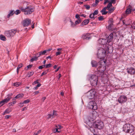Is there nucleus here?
Masks as SVG:
<instances>
[{
	"label": "nucleus",
	"instance_id": "38",
	"mask_svg": "<svg viewBox=\"0 0 135 135\" xmlns=\"http://www.w3.org/2000/svg\"><path fill=\"white\" fill-rule=\"evenodd\" d=\"M107 10H108V12L109 13H110L112 12L113 11V10L112 8H109V9H107Z\"/></svg>",
	"mask_w": 135,
	"mask_h": 135
},
{
	"label": "nucleus",
	"instance_id": "55",
	"mask_svg": "<svg viewBox=\"0 0 135 135\" xmlns=\"http://www.w3.org/2000/svg\"><path fill=\"white\" fill-rule=\"evenodd\" d=\"M132 27L134 29H135V22L133 23L132 25Z\"/></svg>",
	"mask_w": 135,
	"mask_h": 135
},
{
	"label": "nucleus",
	"instance_id": "46",
	"mask_svg": "<svg viewBox=\"0 0 135 135\" xmlns=\"http://www.w3.org/2000/svg\"><path fill=\"white\" fill-rule=\"evenodd\" d=\"M98 10H95V11H94V12L93 13V14L94 15H96L98 14Z\"/></svg>",
	"mask_w": 135,
	"mask_h": 135
},
{
	"label": "nucleus",
	"instance_id": "54",
	"mask_svg": "<svg viewBox=\"0 0 135 135\" xmlns=\"http://www.w3.org/2000/svg\"><path fill=\"white\" fill-rule=\"evenodd\" d=\"M56 127L59 130L60 129L62 128V126L60 125H58L57 126H56Z\"/></svg>",
	"mask_w": 135,
	"mask_h": 135
},
{
	"label": "nucleus",
	"instance_id": "12",
	"mask_svg": "<svg viewBox=\"0 0 135 135\" xmlns=\"http://www.w3.org/2000/svg\"><path fill=\"white\" fill-rule=\"evenodd\" d=\"M31 22V20L27 18L23 21V25L24 26H27L30 24Z\"/></svg>",
	"mask_w": 135,
	"mask_h": 135
},
{
	"label": "nucleus",
	"instance_id": "20",
	"mask_svg": "<svg viewBox=\"0 0 135 135\" xmlns=\"http://www.w3.org/2000/svg\"><path fill=\"white\" fill-rule=\"evenodd\" d=\"M98 81V79L94 80L93 81V82H91L90 84L91 85L93 86H96L97 85Z\"/></svg>",
	"mask_w": 135,
	"mask_h": 135
},
{
	"label": "nucleus",
	"instance_id": "45",
	"mask_svg": "<svg viewBox=\"0 0 135 135\" xmlns=\"http://www.w3.org/2000/svg\"><path fill=\"white\" fill-rule=\"evenodd\" d=\"M98 19L99 21H101L104 20L103 17L102 16H100L98 17Z\"/></svg>",
	"mask_w": 135,
	"mask_h": 135
},
{
	"label": "nucleus",
	"instance_id": "57",
	"mask_svg": "<svg viewBox=\"0 0 135 135\" xmlns=\"http://www.w3.org/2000/svg\"><path fill=\"white\" fill-rule=\"evenodd\" d=\"M51 50H52L51 48H49L48 49H47V50H46L45 51H46V52H47L49 51H50Z\"/></svg>",
	"mask_w": 135,
	"mask_h": 135
},
{
	"label": "nucleus",
	"instance_id": "28",
	"mask_svg": "<svg viewBox=\"0 0 135 135\" xmlns=\"http://www.w3.org/2000/svg\"><path fill=\"white\" fill-rule=\"evenodd\" d=\"M10 108H7L4 112V113H8L11 111Z\"/></svg>",
	"mask_w": 135,
	"mask_h": 135
},
{
	"label": "nucleus",
	"instance_id": "15",
	"mask_svg": "<svg viewBox=\"0 0 135 135\" xmlns=\"http://www.w3.org/2000/svg\"><path fill=\"white\" fill-rule=\"evenodd\" d=\"M115 34L114 32L111 33L108 37L107 42H111L113 40L114 36L115 35Z\"/></svg>",
	"mask_w": 135,
	"mask_h": 135
},
{
	"label": "nucleus",
	"instance_id": "43",
	"mask_svg": "<svg viewBox=\"0 0 135 135\" xmlns=\"http://www.w3.org/2000/svg\"><path fill=\"white\" fill-rule=\"evenodd\" d=\"M30 102V100L29 99H27L26 100H24L23 102V103L24 104H27L28 103Z\"/></svg>",
	"mask_w": 135,
	"mask_h": 135
},
{
	"label": "nucleus",
	"instance_id": "10",
	"mask_svg": "<svg viewBox=\"0 0 135 135\" xmlns=\"http://www.w3.org/2000/svg\"><path fill=\"white\" fill-rule=\"evenodd\" d=\"M127 100V97L124 95H121L118 99V101L120 103H124L126 102Z\"/></svg>",
	"mask_w": 135,
	"mask_h": 135
},
{
	"label": "nucleus",
	"instance_id": "48",
	"mask_svg": "<svg viewBox=\"0 0 135 135\" xmlns=\"http://www.w3.org/2000/svg\"><path fill=\"white\" fill-rule=\"evenodd\" d=\"M33 74V72L31 71L30 72V73L29 74L28 77H30L32 76Z\"/></svg>",
	"mask_w": 135,
	"mask_h": 135
},
{
	"label": "nucleus",
	"instance_id": "50",
	"mask_svg": "<svg viewBox=\"0 0 135 135\" xmlns=\"http://www.w3.org/2000/svg\"><path fill=\"white\" fill-rule=\"evenodd\" d=\"M41 132V130H39L37 132L35 133L33 135H37L39 133H40Z\"/></svg>",
	"mask_w": 135,
	"mask_h": 135
},
{
	"label": "nucleus",
	"instance_id": "1",
	"mask_svg": "<svg viewBox=\"0 0 135 135\" xmlns=\"http://www.w3.org/2000/svg\"><path fill=\"white\" fill-rule=\"evenodd\" d=\"M20 9L23 12H24V14L25 15H29L33 12L35 10L34 8H31L29 7H27L25 8L22 7H20Z\"/></svg>",
	"mask_w": 135,
	"mask_h": 135
},
{
	"label": "nucleus",
	"instance_id": "5",
	"mask_svg": "<svg viewBox=\"0 0 135 135\" xmlns=\"http://www.w3.org/2000/svg\"><path fill=\"white\" fill-rule=\"evenodd\" d=\"M86 123L89 127H92L94 123V119L93 118V114L89 116L86 120Z\"/></svg>",
	"mask_w": 135,
	"mask_h": 135
},
{
	"label": "nucleus",
	"instance_id": "35",
	"mask_svg": "<svg viewBox=\"0 0 135 135\" xmlns=\"http://www.w3.org/2000/svg\"><path fill=\"white\" fill-rule=\"evenodd\" d=\"M70 22H71V26L72 27H74L75 25V24L71 20H70Z\"/></svg>",
	"mask_w": 135,
	"mask_h": 135
},
{
	"label": "nucleus",
	"instance_id": "11",
	"mask_svg": "<svg viewBox=\"0 0 135 135\" xmlns=\"http://www.w3.org/2000/svg\"><path fill=\"white\" fill-rule=\"evenodd\" d=\"M128 73L131 75H133L135 74V69L132 67L128 68L127 69Z\"/></svg>",
	"mask_w": 135,
	"mask_h": 135
},
{
	"label": "nucleus",
	"instance_id": "37",
	"mask_svg": "<svg viewBox=\"0 0 135 135\" xmlns=\"http://www.w3.org/2000/svg\"><path fill=\"white\" fill-rule=\"evenodd\" d=\"M84 6L86 9L88 10H89L90 8V7L89 5L86 4L84 5Z\"/></svg>",
	"mask_w": 135,
	"mask_h": 135
},
{
	"label": "nucleus",
	"instance_id": "13",
	"mask_svg": "<svg viewBox=\"0 0 135 135\" xmlns=\"http://www.w3.org/2000/svg\"><path fill=\"white\" fill-rule=\"evenodd\" d=\"M82 38L84 40H89L91 38V37L90 36V34L88 33L83 34Z\"/></svg>",
	"mask_w": 135,
	"mask_h": 135
},
{
	"label": "nucleus",
	"instance_id": "47",
	"mask_svg": "<svg viewBox=\"0 0 135 135\" xmlns=\"http://www.w3.org/2000/svg\"><path fill=\"white\" fill-rule=\"evenodd\" d=\"M52 65L51 64H49L46 65V68H49Z\"/></svg>",
	"mask_w": 135,
	"mask_h": 135
},
{
	"label": "nucleus",
	"instance_id": "64",
	"mask_svg": "<svg viewBox=\"0 0 135 135\" xmlns=\"http://www.w3.org/2000/svg\"><path fill=\"white\" fill-rule=\"evenodd\" d=\"M46 99V97H45L43 98H42V100L44 102L45 100Z\"/></svg>",
	"mask_w": 135,
	"mask_h": 135
},
{
	"label": "nucleus",
	"instance_id": "25",
	"mask_svg": "<svg viewBox=\"0 0 135 135\" xmlns=\"http://www.w3.org/2000/svg\"><path fill=\"white\" fill-rule=\"evenodd\" d=\"M89 127H90V131L93 133V135H95V130L93 128V127H94L93 126Z\"/></svg>",
	"mask_w": 135,
	"mask_h": 135
},
{
	"label": "nucleus",
	"instance_id": "62",
	"mask_svg": "<svg viewBox=\"0 0 135 135\" xmlns=\"http://www.w3.org/2000/svg\"><path fill=\"white\" fill-rule=\"evenodd\" d=\"M40 54V52H38L36 54V56L37 57V58H38V57H39L40 56H39V54Z\"/></svg>",
	"mask_w": 135,
	"mask_h": 135
},
{
	"label": "nucleus",
	"instance_id": "17",
	"mask_svg": "<svg viewBox=\"0 0 135 135\" xmlns=\"http://www.w3.org/2000/svg\"><path fill=\"white\" fill-rule=\"evenodd\" d=\"M91 64L93 67H96L98 65L97 62L94 60H93L91 61Z\"/></svg>",
	"mask_w": 135,
	"mask_h": 135
},
{
	"label": "nucleus",
	"instance_id": "32",
	"mask_svg": "<svg viewBox=\"0 0 135 135\" xmlns=\"http://www.w3.org/2000/svg\"><path fill=\"white\" fill-rule=\"evenodd\" d=\"M112 6V4H111V3H110L109 2L107 6L106 7H105V8H106L107 9H109V8H110V7Z\"/></svg>",
	"mask_w": 135,
	"mask_h": 135
},
{
	"label": "nucleus",
	"instance_id": "39",
	"mask_svg": "<svg viewBox=\"0 0 135 135\" xmlns=\"http://www.w3.org/2000/svg\"><path fill=\"white\" fill-rule=\"evenodd\" d=\"M32 65H29L27 66V67L25 68V69H26V70H27L29 68H31L32 67Z\"/></svg>",
	"mask_w": 135,
	"mask_h": 135
},
{
	"label": "nucleus",
	"instance_id": "2",
	"mask_svg": "<svg viewBox=\"0 0 135 135\" xmlns=\"http://www.w3.org/2000/svg\"><path fill=\"white\" fill-rule=\"evenodd\" d=\"M123 130L126 132L132 133L134 131V128L132 125L126 124L123 126Z\"/></svg>",
	"mask_w": 135,
	"mask_h": 135
},
{
	"label": "nucleus",
	"instance_id": "9",
	"mask_svg": "<svg viewBox=\"0 0 135 135\" xmlns=\"http://www.w3.org/2000/svg\"><path fill=\"white\" fill-rule=\"evenodd\" d=\"M12 94H8L6 97L5 99H4L3 100L0 102V105L1 104V106L3 105L5 103H6L8 102L10 100L11 98V97Z\"/></svg>",
	"mask_w": 135,
	"mask_h": 135
},
{
	"label": "nucleus",
	"instance_id": "40",
	"mask_svg": "<svg viewBox=\"0 0 135 135\" xmlns=\"http://www.w3.org/2000/svg\"><path fill=\"white\" fill-rule=\"evenodd\" d=\"M81 22V21L80 20H77L75 22V25H77L79 23H80Z\"/></svg>",
	"mask_w": 135,
	"mask_h": 135
},
{
	"label": "nucleus",
	"instance_id": "22",
	"mask_svg": "<svg viewBox=\"0 0 135 135\" xmlns=\"http://www.w3.org/2000/svg\"><path fill=\"white\" fill-rule=\"evenodd\" d=\"M15 13V11L14 10H11L9 14L7 15V17L8 18H9L11 16H12Z\"/></svg>",
	"mask_w": 135,
	"mask_h": 135
},
{
	"label": "nucleus",
	"instance_id": "19",
	"mask_svg": "<svg viewBox=\"0 0 135 135\" xmlns=\"http://www.w3.org/2000/svg\"><path fill=\"white\" fill-rule=\"evenodd\" d=\"M132 7L130 5L128 6V8L126 11V13L127 14H129L131 12Z\"/></svg>",
	"mask_w": 135,
	"mask_h": 135
},
{
	"label": "nucleus",
	"instance_id": "24",
	"mask_svg": "<svg viewBox=\"0 0 135 135\" xmlns=\"http://www.w3.org/2000/svg\"><path fill=\"white\" fill-rule=\"evenodd\" d=\"M55 114V112L54 111H53V113L51 114H49L48 115V117H47V118L49 119L51 118H52L54 117V114Z\"/></svg>",
	"mask_w": 135,
	"mask_h": 135
},
{
	"label": "nucleus",
	"instance_id": "56",
	"mask_svg": "<svg viewBox=\"0 0 135 135\" xmlns=\"http://www.w3.org/2000/svg\"><path fill=\"white\" fill-rule=\"evenodd\" d=\"M61 54V52L60 51H58L56 52V56L60 55Z\"/></svg>",
	"mask_w": 135,
	"mask_h": 135
},
{
	"label": "nucleus",
	"instance_id": "23",
	"mask_svg": "<svg viewBox=\"0 0 135 135\" xmlns=\"http://www.w3.org/2000/svg\"><path fill=\"white\" fill-rule=\"evenodd\" d=\"M109 25L108 26V29L109 30H112L113 29V23H109Z\"/></svg>",
	"mask_w": 135,
	"mask_h": 135
},
{
	"label": "nucleus",
	"instance_id": "4",
	"mask_svg": "<svg viewBox=\"0 0 135 135\" xmlns=\"http://www.w3.org/2000/svg\"><path fill=\"white\" fill-rule=\"evenodd\" d=\"M17 31L15 29H13L4 32V35L8 37H12L15 35Z\"/></svg>",
	"mask_w": 135,
	"mask_h": 135
},
{
	"label": "nucleus",
	"instance_id": "31",
	"mask_svg": "<svg viewBox=\"0 0 135 135\" xmlns=\"http://www.w3.org/2000/svg\"><path fill=\"white\" fill-rule=\"evenodd\" d=\"M46 53V52L45 50L43 51H41L40 52V54H38L37 55L39 54V56H40L41 55H44Z\"/></svg>",
	"mask_w": 135,
	"mask_h": 135
},
{
	"label": "nucleus",
	"instance_id": "34",
	"mask_svg": "<svg viewBox=\"0 0 135 135\" xmlns=\"http://www.w3.org/2000/svg\"><path fill=\"white\" fill-rule=\"evenodd\" d=\"M21 11L19 9L17 10L15 12V13L16 15H18V14H20L21 13Z\"/></svg>",
	"mask_w": 135,
	"mask_h": 135
},
{
	"label": "nucleus",
	"instance_id": "52",
	"mask_svg": "<svg viewBox=\"0 0 135 135\" xmlns=\"http://www.w3.org/2000/svg\"><path fill=\"white\" fill-rule=\"evenodd\" d=\"M115 0H111L110 2H109L110 3H111V4L113 3L114 4L115 3Z\"/></svg>",
	"mask_w": 135,
	"mask_h": 135
},
{
	"label": "nucleus",
	"instance_id": "30",
	"mask_svg": "<svg viewBox=\"0 0 135 135\" xmlns=\"http://www.w3.org/2000/svg\"><path fill=\"white\" fill-rule=\"evenodd\" d=\"M23 66V64H20L18 66L17 68V73H18V70L20 69Z\"/></svg>",
	"mask_w": 135,
	"mask_h": 135
},
{
	"label": "nucleus",
	"instance_id": "36",
	"mask_svg": "<svg viewBox=\"0 0 135 135\" xmlns=\"http://www.w3.org/2000/svg\"><path fill=\"white\" fill-rule=\"evenodd\" d=\"M20 83L16 82L14 83V85L16 87H18L20 85Z\"/></svg>",
	"mask_w": 135,
	"mask_h": 135
},
{
	"label": "nucleus",
	"instance_id": "7",
	"mask_svg": "<svg viewBox=\"0 0 135 135\" xmlns=\"http://www.w3.org/2000/svg\"><path fill=\"white\" fill-rule=\"evenodd\" d=\"M96 91L94 89H91L87 93V97L91 99H92L95 96Z\"/></svg>",
	"mask_w": 135,
	"mask_h": 135
},
{
	"label": "nucleus",
	"instance_id": "33",
	"mask_svg": "<svg viewBox=\"0 0 135 135\" xmlns=\"http://www.w3.org/2000/svg\"><path fill=\"white\" fill-rule=\"evenodd\" d=\"M37 57L36 56H34L30 60V61L31 62H33V61L35 60H37Z\"/></svg>",
	"mask_w": 135,
	"mask_h": 135
},
{
	"label": "nucleus",
	"instance_id": "51",
	"mask_svg": "<svg viewBox=\"0 0 135 135\" xmlns=\"http://www.w3.org/2000/svg\"><path fill=\"white\" fill-rule=\"evenodd\" d=\"M75 17L76 18H77L78 20H80L79 19L80 17H79V15L78 14H76L75 15Z\"/></svg>",
	"mask_w": 135,
	"mask_h": 135
},
{
	"label": "nucleus",
	"instance_id": "42",
	"mask_svg": "<svg viewBox=\"0 0 135 135\" xmlns=\"http://www.w3.org/2000/svg\"><path fill=\"white\" fill-rule=\"evenodd\" d=\"M94 15L93 14H91L89 16V17L91 18H93V19H94L95 18L94 17Z\"/></svg>",
	"mask_w": 135,
	"mask_h": 135
},
{
	"label": "nucleus",
	"instance_id": "8",
	"mask_svg": "<svg viewBox=\"0 0 135 135\" xmlns=\"http://www.w3.org/2000/svg\"><path fill=\"white\" fill-rule=\"evenodd\" d=\"M88 107L91 109L95 110L97 108V106L95 101L92 100L88 103Z\"/></svg>",
	"mask_w": 135,
	"mask_h": 135
},
{
	"label": "nucleus",
	"instance_id": "6",
	"mask_svg": "<svg viewBox=\"0 0 135 135\" xmlns=\"http://www.w3.org/2000/svg\"><path fill=\"white\" fill-rule=\"evenodd\" d=\"M104 126V124L101 121L98 120L95 122L93 126L96 128L99 129H102Z\"/></svg>",
	"mask_w": 135,
	"mask_h": 135
},
{
	"label": "nucleus",
	"instance_id": "14",
	"mask_svg": "<svg viewBox=\"0 0 135 135\" xmlns=\"http://www.w3.org/2000/svg\"><path fill=\"white\" fill-rule=\"evenodd\" d=\"M98 79V77L95 75H92L89 76V80L90 81V82H93L94 80Z\"/></svg>",
	"mask_w": 135,
	"mask_h": 135
},
{
	"label": "nucleus",
	"instance_id": "18",
	"mask_svg": "<svg viewBox=\"0 0 135 135\" xmlns=\"http://www.w3.org/2000/svg\"><path fill=\"white\" fill-rule=\"evenodd\" d=\"M89 22V20L88 19H86L82 22L80 25L81 26H83L84 25H86L88 24Z\"/></svg>",
	"mask_w": 135,
	"mask_h": 135
},
{
	"label": "nucleus",
	"instance_id": "27",
	"mask_svg": "<svg viewBox=\"0 0 135 135\" xmlns=\"http://www.w3.org/2000/svg\"><path fill=\"white\" fill-rule=\"evenodd\" d=\"M99 1L98 0H95V2L92 4V5L93 7L96 6L97 5Z\"/></svg>",
	"mask_w": 135,
	"mask_h": 135
},
{
	"label": "nucleus",
	"instance_id": "58",
	"mask_svg": "<svg viewBox=\"0 0 135 135\" xmlns=\"http://www.w3.org/2000/svg\"><path fill=\"white\" fill-rule=\"evenodd\" d=\"M109 0H104V4H105L107 2H109Z\"/></svg>",
	"mask_w": 135,
	"mask_h": 135
},
{
	"label": "nucleus",
	"instance_id": "29",
	"mask_svg": "<svg viewBox=\"0 0 135 135\" xmlns=\"http://www.w3.org/2000/svg\"><path fill=\"white\" fill-rule=\"evenodd\" d=\"M0 39L3 41H6V40L5 37L2 35H1L0 36Z\"/></svg>",
	"mask_w": 135,
	"mask_h": 135
},
{
	"label": "nucleus",
	"instance_id": "61",
	"mask_svg": "<svg viewBox=\"0 0 135 135\" xmlns=\"http://www.w3.org/2000/svg\"><path fill=\"white\" fill-rule=\"evenodd\" d=\"M39 93V91H35L34 92V93L35 95Z\"/></svg>",
	"mask_w": 135,
	"mask_h": 135
},
{
	"label": "nucleus",
	"instance_id": "26",
	"mask_svg": "<svg viewBox=\"0 0 135 135\" xmlns=\"http://www.w3.org/2000/svg\"><path fill=\"white\" fill-rule=\"evenodd\" d=\"M23 94H20L16 95V98H20L23 97Z\"/></svg>",
	"mask_w": 135,
	"mask_h": 135
},
{
	"label": "nucleus",
	"instance_id": "59",
	"mask_svg": "<svg viewBox=\"0 0 135 135\" xmlns=\"http://www.w3.org/2000/svg\"><path fill=\"white\" fill-rule=\"evenodd\" d=\"M24 103H23H23H20V106L21 107H23V104H24Z\"/></svg>",
	"mask_w": 135,
	"mask_h": 135
},
{
	"label": "nucleus",
	"instance_id": "21",
	"mask_svg": "<svg viewBox=\"0 0 135 135\" xmlns=\"http://www.w3.org/2000/svg\"><path fill=\"white\" fill-rule=\"evenodd\" d=\"M107 8L105 7H104L103 9L100 12L103 15H105L108 12V11H105Z\"/></svg>",
	"mask_w": 135,
	"mask_h": 135
},
{
	"label": "nucleus",
	"instance_id": "3",
	"mask_svg": "<svg viewBox=\"0 0 135 135\" xmlns=\"http://www.w3.org/2000/svg\"><path fill=\"white\" fill-rule=\"evenodd\" d=\"M106 51L102 48L98 50L97 53V58L100 59H103L105 56Z\"/></svg>",
	"mask_w": 135,
	"mask_h": 135
},
{
	"label": "nucleus",
	"instance_id": "60",
	"mask_svg": "<svg viewBox=\"0 0 135 135\" xmlns=\"http://www.w3.org/2000/svg\"><path fill=\"white\" fill-rule=\"evenodd\" d=\"M11 117V116L10 115H6L5 117V118L6 119H8L9 117Z\"/></svg>",
	"mask_w": 135,
	"mask_h": 135
},
{
	"label": "nucleus",
	"instance_id": "53",
	"mask_svg": "<svg viewBox=\"0 0 135 135\" xmlns=\"http://www.w3.org/2000/svg\"><path fill=\"white\" fill-rule=\"evenodd\" d=\"M47 73V72H46V71H45L43 72L41 74V76H42L46 74Z\"/></svg>",
	"mask_w": 135,
	"mask_h": 135
},
{
	"label": "nucleus",
	"instance_id": "44",
	"mask_svg": "<svg viewBox=\"0 0 135 135\" xmlns=\"http://www.w3.org/2000/svg\"><path fill=\"white\" fill-rule=\"evenodd\" d=\"M16 102L15 101H13L11 102V103H9V104H10L9 106H12L13 104H15L16 103Z\"/></svg>",
	"mask_w": 135,
	"mask_h": 135
},
{
	"label": "nucleus",
	"instance_id": "16",
	"mask_svg": "<svg viewBox=\"0 0 135 135\" xmlns=\"http://www.w3.org/2000/svg\"><path fill=\"white\" fill-rule=\"evenodd\" d=\"M106 61L105 60H104L102 59L101 60L99 61V63L100 65H100L98 66V68H102V67L104 68V66L105 65V64L106 63Z\"/></svg>",
	"mask_w": 135,
	"mask_h": 135
},
{
	"label": "nucleus",
	"instance_id": "63",
	"mask_svg": "<svg viewBox=\"0 0 135 135\" xmlns=\"http://www.w3.org/2000/svg\"><path fill=\"white\" fill-rule=\"evenodd\" d=\"M38 80H36L34 82V83L35 84H38Z\"/></svg>",
	"mask_w": 135,
	"mask_h": 135
},
{
	"label": "nucleus",
	"instance_id": "49",
	"mask_svg": "<svg viewBox=\"0 0 135 135\" xmlns=\"http://www.w3.org/2000/svg\"><path fill=\"white\" fill-rule=\"evenodd\" d=\"M113 22V19L112 18H110L109 19L108 23H112Z\"/></svg>",
	"mask_w": 135,
	"mask_h": 135
},
{
	"label": "nucleus",
	"instance_id": "41",
	"mask_svg": "<svg viewBox=\"0 0 135 135\" xmlns=\"http://www.w3.org/2000/svg\"><path fill=\"white\" fill-rule=\"evenodd\" d=\"M58 130L59 129L57 128H55L54 129V132H57L58 133L60 132V130L59 131Z\"/></svg>",
	"mask_w": 135,
	"mask_h": 135
}]
</instances>
